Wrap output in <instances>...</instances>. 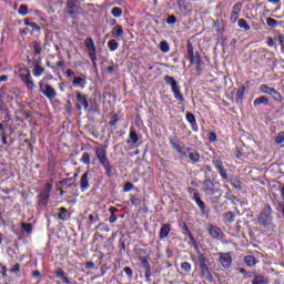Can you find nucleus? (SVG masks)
Listing matches in <instances>:
<instances>
[{"instance_id": "obj_21", "label": "nucleus", "mask_w": 284, "mask_h": 284, "mask_svg": "<svg viewBox=\"0 0 284 284\" xmlns=\"http://www.w3.org/2000/svg\"><path fill=\"white\" fill-rule=\"evenodd\" d=\"M271 95H272V99H274V101H277L278 103L283 101V95H281V93H278L276 89L272 91Z\"/></svg>"}, {"instance_id": "obj_29", "label": "nucleus", "mask_w": 284, "mask_h": 284, "mask_svg": "<svg viewBox=\"0 0 284 284\" xmlns=\"http://www.w3.org/2000/svg\"><path fill=\"white\" fill-rule=\"evenodd\" d=\"M266 24L270 28H276V26H278V22L273 18H266Z\"/></svg>"}, {"instance_id": "obj_41", "label": "nucleus", "mask_w": 284, "mask_h": 284, "mask_svg": "<svg viewBox=\"0 0 284 284\" xmlns=\"http://www.w3.org/2000/svg\"><path fill=\"white\" fill-rule=\"evenodd\" d=\"M142 265L145 270H150V262H148V258L142 257Z\"/></svg>"}, {"instance_id": "obj_48", "label": "nucleus", "mask_w": 284, "mask_h": 284, "mask_svg": "<svg viewBox=\"0 0 284 284\" xmlns=\"http://www.w3.org/2000/svg\"><path fill=\"white\" fill-rule=\"evenodd\" d=\"M267 45H268L270 48H273V45H274V39H273L272 37L267 38Z\"/></svg>"}, {"instance_id": "obj_2", "label": "nucleus", "mask_w": 284, "mask_h": 284, "mask_svg": "<svg viewBox=\"0 0 284 284\" xmlns=\"http://www.w3.org/2000/svg\"><path fill=\"white\" fill-rule=\"evenodd\" d=\"M39 88V92H41V94H43L49 101H54V99H57V90L52 85L40 81Z\"/></svg>"}, {"instance_id": "obj_13", "label": "nucleus", "mask_w": 284, "mask_h": 284, "mask_svg": "<svg viewBox=\"0 0 284 284\" xmlns=\"http://www.w3.org/2000/svg\"><path fill=\"white\" fill-rule=\"evenodd\" d=\"M171 230L172 227L170 226V224H163L160 230V239H168V236H170Z\"/></svg>"}, {"instance_id": "obj_28", "label": "nucleus", "mask_w": 284, "mask_h": 284, "mask_svg": "<svg viewBox=\"0 0 284 284\" xmlns=\"http://www.w3.org/2000/svg\"><path fill=\"white\" fill-rule=\"evenodd\" d=\"M18 14H21V17H26L28 14V6L21 4L18 10Z\"/></svg>"}, {"instance_id": "obj_40", "label": "nucleus", "mask_w": 284, "mask_h": 284, "mask_svg": "<svg viewBox=\"0 0 284 284\" xmlns=\"http://www.w3.org/2000/svg\"><path fill=\"white\" fill-rule=\"evenodd\" d=\"M240 14L241 13H237V12H234V11L231 12V21H232V23H235V21H239Z\"/></svg>"}, {"instance_id": "obj_52", "label": "nucleus", "mask_w": 284, "mask_h": 284, "mask_svg": "<svg viewBox=\"0 0 284 284\" xmlns=\"http://www.w3.org/2000/svg\"><path fill=\"white\" fill-rule=\"evenodd\" d=\"M226 219L232 223L234 221V215L232 213H226Z\"/></svg>"}, {"instance_id": "obj_57", "label": "nucleus", "mask_w": 284, "mask_h": 284, "mask_svg": "<svg viewBox=\"0 0 284 284\" xmlns=\"http://www.w3.org/2000/svg\"><path fill=\"white\" fill-rule=\"evenodd\" d=\"M2 143L3 145H8V138H6V134L2 135Z\"/></svg>"}, {"instance_id": "obj_63", "label": "nucleus", "mask_w": 284, "mask_h": 284, "mask_svg": "<svg viewBox=\"0 0 284 284\" xmlns=\"http://www.w3.org/2000/svg\"><path fill=\"white\" fill-rule=\"evenodd\" d=\"M106 70L108 72H114V67H108Z\"/></svg>"}, {"instance_id": "obj_55", "label": "nucleus", "mask_w": 284, "mask_h": 284, "mask_svg": "<svg viewBox=\"0 0 284 284\" xmlns=\"http://www.w3.org/2000/svg\"><path fill=\"white\" fill-rule=\"evenodd\" d=\"M150 276H152V272L149 270L145 271V278H150Z\"/></svg>"}, {"instance_id": "obj_20", "label": "nucleus", "mask_w": 284, "mask_h": 284, "mask_svg": "<svg viewBox=\"0 0 284 284\" xmlns=\"http://www.w3.org/2000/svg\"><path fill=\"white\" fill-rule=\"evenodd\" d=\"M108 48L111 50V52H114V50H119V42L112 39L108 42Z\"/></svg>"}, {"instance_id": "obj_36", "label": "nucleus", "mask_w": 284, "mask_h": 284, "mask_svg": "<svg viewBox=\"0 0 284 284\" xmlns=\"http://www.w3.org/2000/svg\"><path fill=\"white\" fill-rule=\"evenodd\" d=\"M81 161L85 164V165H90V153H83Z\"/></svg>"}, {"instance_id": "obj_23", "label": "nucleus", "mask_w": 284, "mask_h": 284, "mask_svg": "<svg viewBox=\"0 0 284 284\" xmlns=\"http://www.w3.org/2000/svg\"><path fill=\"white\" fill-rule=\"evenodd\" d=\"M59 219L61 221H68V210L65 207L60 209Z\"/></svg>"}, {"instance_id": "obj_25", "label": "nucleus", "mask_w": 284, "mask_h": 284, "mask_svg": "<svg viewBox=\"0 0 284 284\" xmlns=\"http://www.w3.org/2000/svg\"><path fill=\"white\" fill-rule=\"evenodd\" d=\"M260 90H261V92H263L264 94H272L274 88H270V87H267L266 84H262V85L260 87Z\"/></svg>"}, {"instance_id": "obj_50", "label": "nucleus", "mask_w": 284, "mask_h": 284, "mask_svg": "<svg viewBox=\"0 0 284 284\" xmlns=\"http://www.w3.org/2000/svg\"><path fill=\"white\" fill-rule=\"evenodd\" d=\"M220 174L223 179H227V173H225V170L220 168Z\"/></svg>"}, {"instance_id": "obj_58", "label": "nucleus", "mask_w": 284, "mask_h": 284, "mask_svg": "<svg viewBox=\"0 0 284 284\" xmlns=\"http://www.w3.org/2000/svg\"><path fill=\"white\" fill-rule=\"evenodd\" d=\"M61 280H62V283H70V280L67 277V276H63V277H61Z\"/></svg>"}, {"instance_id": "obj_64", "label": "nucleus", "mask_w": 284, "mask_h": 284, "mask_svg": "<svg viewBox=\"0 0 284 284\" xmlns=\"http://www.w3.org/2000/svg\"><path fill=\"white\" fill-rule=\"evenodd\" d=\"M281 196L284 199V185L281 187Z\"/></svg>"}, {"instance_id": "obj_62", "label": "nucleus", "mask_w": 284, "mask_h": 284, "mask_svg": "<svg viewBox=\"0 0 284 284\" xmlns=\"http://www.w3.org/2000/svg\"><path fill=\"white\" fill-rule=\"evenodd\" d=\"M89 220H90L91 223H94V215L90 214Z\"/></svg>"}, {"instance_id": "obj_15", "label": "nucleus", "mask_w": 284, "mask_h": 284, "mask_svg": "<svg viewBox=\"0 0 284 284\" xmlns=\"http://www.w3.org/2000/svg\"><path fill=\"white\" fill-rule=\"evenodd\" d=\"M244 263L247 267H254L256 265V257L248 255L244 257Z\"/></svg>"}, {"instance_id": "obj_16", "label": "nucleus", "mask_w": 284, "mask_h": 284, "mask_svg": "<svg viewBox=\"0 0 284 284\" xmlns=\"http://www.w3.org/2000/svg\"><path fill=\"white\" fill-rule=\"evenodd\" d=\"M262 103H264L265 105H267V103H270V100L267 99V97L262 95L260 98H256L253 102L254 105H262Z\"/></svg>"}, {"instance_id": "obj_49", "label": "nucleus", "mask_w": 284, "mask_h": 284, "mask_svg": "<svg viewBox=\"0 0 284 284\" xmlns=\"http://www.w3.org/2000/svg\"><path fill=\"white\" fill-rule=\"evenodd\" d=\"M85 267H87L88 270H93V267H94V262H88V263L85 264Z\"/></svg>"}, {"instance_id": "obj_27", "label": "nucleus", "mask_w": 284, "mask_h": 284, "mask_svg": "<svg viewBox=\"0 0 284 284\" xmlns=\"http://www.w3.org/2000/svg\"><path fill=\"white\" fill-rule=\"evenodd\" d=\"M186 121H187L191 125H196V118H195L194 114H192V113H186Z\"/></svg>"}, {"instance_id": "obj_30", "label": "nucleus", "mask_w": 284, "mask_h": 284, "mask_svg": "<svg viewBox=\"0 0 284 284\" xmlns=\"http://www.w3.org/2000/svg\"><path fill=\"white\" fill-rule=\"evenodd\" d=\"M253 284H267V281L263 276H256L253 282Z\"/></svg>"}, {"instance_id": "obj_35", "label": "nucleus", "mask_w": 284, "mask_h": 284, "mask_svg": "<svg viewBox=\"0 0 284 284\" xmlns=\"http://www.w3.org/2000/svg\"><path fill=\"white\" fill-rule=\"evenodd\" d=\"M275 143H277V145H281V143H284V132H280L277 134V136L275 138Z\"/></svg>"}, {"instance_id": "obj_34", "label": "nucleus", "mask_w": 284, "mask_h": 284, "mask_svg": "<svg viewBox=\"0 0 284 284\" xmlns=\"http://www.w3.org/2000/svg\"><path fill=\"white\" fill-rule=\"evenodd\" d=\"M24 26H29L30 28H33V30H37L38 32L39 30H41V28H39L37 23L30 22V20L28 19L24 20Z\"/></svg>"}, {"instance_id": "obj_4", "label": "nucleus", "mask_w": 284, "mask_h": 284, "mask_svg": "<svg viewBox=\"0 0 284 284\" xmlns=\"http://www.w3.org/2000/svg\"><path fill=\"white\" fill-rule=\"evenodd\" d=\"M21 81L27 85L28 90H34V82L30 79V70L21 69L20 70Z\"/></svg>"}, {"instance_id": "obj_47", "label": "nucleus", "mask_w": 284, "mask_h": 284, "mask_svg": "<svg viewBox=\"0 0 284 284\" xmlns=\"http://www.w3.org/2000/svg\"><path fill=\"white\" fill-rule=\"evenodd\" d=\"M124 273L128 275V276H132V268L131 267H124Z\"/></svg>"}, {"instance_id": "obj_12", "label": "nucleus", "mask_w": 284, "mask_h": 284, "mask_svg": "<svg viewBox=\"0 0 284 284\" xmlns=\"http://www.w3.org/2000/svg\"><path fill=\"white\" fill-rule=\"evenodd\" d=\"M209 233L212 239H221V236H223V231L217 226H211Z\"/></svg>"}, {"instance_id": "obj_7", "label": "nucleus", "mask_w": 284, "mask_h": 284, "mask_svg": "<svg viewBox=\"0 0 284 284\" xmlns=\"http://www.w3.org/2000/svg\"><path fill=\"white\" fill-rule=\"evenodd\" d=\"M220 263L222 266L232 267V255L230 253H219Z\"/></svg>"}, {"instance_id": "obj_6", "label": "nucleus", "mask_w": 284, "mask_h": 284, "mask_svg": "<svg viewBox=\"0 0 284 284\" xmlns=\"http://www.w3.org/2000/svg\"><path fill=\"white\" fill-rule=\"evenodd\" d=\"M187 57L193 65H196V68L201 65V58L199 57V53L194 54V48L192 44H187Z\"/></svg>"}, {"instance_id": "obj_33", "label": "nucleus", "mask_w": 284, "mask_h": 284, "mask_svg": "<svg viewBox=\"0 0 284 284\" xmlns=\"http://www.w3.org/2000/svg\"><path fill=\"white\" fill-rule=\"evenodd\" d=\"M181 267L184 270V272H192V264H190V262H183Z\"/></svg>"}, {"instance_id": "obj_37", "label": "nucleus", "mask_w": 284, "mask_h": 284, "mask_svg": "<svg viewBox=\"0 0 284 284\" xmlns=\"http://www.w3.org/2000/svg\"><path fill=\"white\" fill-rule=\"evenodd\" d=\"M242 9H243V3L237 2V3H235V4L233 6L232 12H237V13L241 14V10H242Z\"/></svg>"}, {"instance_id": "obj_14", "label": "nucleus", "mask_w": 284, "mask_h": 284, "mask_svg": "<svg viewBox=\"0 0 284 284\" xmlns=\"http://www.w3.org/2000/svg\"><path fill=\"white\" fill-rule=\"evenodd\" d=\"M73 85L75 87H80V88H85V85H88V81L81 77H78L73 80Z\"/></svg>"}, {"instance_id": "obj_39", "label": "nucleus", "mask_w": 284, "mask_h": 284, "mask_svg": "<svg viewBox=\"0 0 284 284\" xmlns=\"http://www.w3.org/2000/svg\"><path fill=\"white\" fill-rule=\"evenodd\" d=\"M200 267H201V272H202L203 276L209 274L210 270L207 268V264L202 263Z\"/></svg>"}, {"instance_id": "obj_51", "label": "nucleus", "mask_w": 284, "mask_h": 284, "mask_svg": "<svg viewBox=\"0 0 284 284\" xmlns=\"http://www.w3.org/2000/svg\"><path fill=\"white\" fill-rule=\"evenodd\" d=\"M116 220H118V217L114 214L111 215L110 219H109L110 223H116Z\"/></svg>"}, {"instance_id": "obj_38", "label": "nucleus", "mask_w": 284, "mask_h": 284, "mask_svg": "<svg viewBox=\"0 0 284 284\" xmlns=\"http://www.w3.org/2000/svg\"><path fill=\"white\" fill-rule=\"evenodd\" d=\"M49 199H50V195H49V194H47V195H40V203H41L42 205H48Z\"/></svg>"}, {"instance_id": "obj_54", "label": "nucleus", "mask_w": 284, "mask_h": 284, "mask_svg": "<svg viewBox=\"0 0 284 284\" xmlns=\"http://www.w3.org/2000/svg\"><path fill=\"white\" fill-rule=\"evenodd\" d=\"M19 264H16L13 267H12V270H11V272H13V273H17V272H19Z\"/></svg>"}, {"instance_id": "obj_42", "label": "nucleus", "mask_w": 284, "mask_h": 284, "mask_svg": "<svg viewBox=\"0 0 284 284\" xmlns=\"http://www.w3.org/2000/svg\"><path fill=\"white\" fill-rule=\"evenodd\" d=\"M55 275L58 276V278H63V276H65V272H63V270L58 268L55 271Z\"/></svg>"}, {"instance_id": "obj_45", "label": "nucleus", "mask_w": 284, "mask_h": 284, "mask_svg": "<svg viewBox=\"0 0 284 284\" xmlns=\"http://www.w3.org/2000/svg\"><path fill=\"white\" fill-rule=\"evenodd\" d=\"M209 141H211V143H214L216 141V133L211 132L209 134Z\"/></svg>"}, {"instance_id": "obj_3", "label": "nucleus", "mask_w": 284, "mask_h": 284, "mask_svg": "<svg viewBox=\"0 0 284 284\" xmlns=\"http://www.w3.org/2000/svg\"><path fill=\"white\" fill-rule=\"evenodd\" d=\"M164 81L168 85H171L172 92L176 101H183V95L181 94V88L174 78L166 75L164 77Z\"/></svg>"}, {"instance_id": "obj_56", "label": "nucleus", "mask_w": 284, "mask_h": 284, "mask_svg": "<svg viewBox=\"0 0 284 284\" xmlns=\"http://www.w3.org/2000/svg\"><path fill=\"white\" fill-rule=\"evenodd\" d=\"M28 32H30L28 28L20 30V34H28Z\"/></svg>"}, {"instance_id": "obj_11", "label": "nucleus", "mask_w": 284, "mask_h": 284, "mask_svg": "<svg viewBox=\"0 0 284 284\" xmlns=\"http://www.w3.org/2000/svg\"><path fill=\"white\" fill-rule=\"evenodd\" d=\"M77 101H78V110H81V108H83L84 110H88V98H85L81 93H78Z\"/></svg>"}, {"instance_id": "obj_19", "label": "nucleus", "mask_w": 284, "mask_h": 284, "mask_svg": "<svg viewBox=\"0 0 284 284\" xmlns=\"http://www.w3.org/2000/svg\"><path fill=\"white\" fill-rule=\"evenodd\" d=\"M189 159L192 163H199V160L201 159V155L199 154V152H191L189 154Z\"/></svg>"}, {"instance_id": "obj_31", "label": "nucleus", "mask_w": 284, "mask_h": 284, "mask_svg": "<svg viewBox=\"0 0 284 284\" xmlns=\"http://www.w3.org/2000/svg\"><path fill=\"white\" fill-rule=\"evenodd\" d=\"M32 48H33V50H34V54H36V55H37V54H41L42 48H41V44H40L39 42H33Z\"/></svg>"}, {"instance_id": "obj_53", "label": "nucleus", "mask_w": 284, "mask_h": 284, "mask_svg": "<svg viewBox=\"0 0 284 284\" xmlns=\"http://www.w3.org/2000/svg\"><path fill=\"white\" fill-rule=\"evenodd\" d=\"M67 77H74V71H72V69L67 70Z\"/></svg>"}, {"instance_id": "obj_22", "label": "nucleus", "mask_w": 284, "mask_h": 284, "mask_svg": "<svg viewBox=\"0 0 284 284\" xmlns=\"http://www.w3.org/2000/svg\"><path fill=\"white\" fill-rule=\"evenodd\" d=\"M111 14L113 17H115V19H119V17H121V14H123V10L119 7H114L111 11Z\"/></svg>"}, {"instance_id": "obj_5", "label": "nucleus", "mask_w": 284, "mask_h": 284, "mask_svg": "<svg viewBox=\"0 0 284 284\" xmlns=\"http://www.w3.org/2000/svg\"><path fill=\"white\" fill-rule=\"evenodd\" d=\"M272 207L267 206V209H265L258 216L257 219V223H260V225H267V223H270V221H272Z\"/></svg>"}, {"instance_id": "obj_8", "label": "nucleus", "mask_w": 284, "mask_h": 284, "mask_svg": "<svg viewBox=\"0 0 284 284\" xmlns=\"http://www.w3.org/2000/svg\"><path fill=\"white\" fill-rule=\"evenodd\" d=\"M85 47L89 50L90 58L94 59L97 57V47L94 45V40H92V38H87Z\"/></svg>"}, {"instance_id": "obj_44", "label": "nucleus", "mask_w": 284, "mask_h": 284, "mask_svg": "<svg viewBox=\"0 0 284 284\" xmlns=\"http://www.w3.org/2000/svg\"><path fill=\"white\" fill-rule=\"evenodd\" d=\"M166 23H169V24H174V23H176V17L170 16V17L168 18V20H166Z\"/></svg>"}, {"instance_id": "obj_60", "label": "nucleus", "mask_w": 284, "mask_h": 284, "mask_svg": "<svg viewBox=\"0 0 284 284\" xmlns=\"http://www.w3.org/2000/svg\"><path fill=\"white\" fill-rule=\"evenodd\" d=\"M109 212H111V214H114V212H116V207L111 206V207L109 209Z\"/></svg>"}, {"instance_id": "obj_59", "label": "nucleus", "mask_w": 284, "mask_h": 284, "mask_svg": "<svg viewBox=\"0 0 284 284\" xmlns=\"http://www.w3.org/2000/svg\"><path fill=\"white\" fill-rule=\"evenodd\" d=\"M2 81H8V75H1V77H0V83H1Z\"/></svg>"}, {"instance_id": "obj_17", "label": "nucleus", "mask_w": 284, "mask_h": 284, "mask_svg": "<svg viewBox=\"0 0 284 284\" xmlns=\"http://www.w3.org/2000/svg\"><path fill=\"white\" fill-rule=\"evenodd\" d=\"M112 36H113V37H123V27H121V26H115V27L112 29Z\"/></svg>"}, {"instance_id": "obj_32", "label": "nucleus", "mask_w": 284, "mask_h": 284, "mask_svg": "<svg viewBox=\"0 0 284 284\" xmlns=\"http://www.w3.org/2000/svg\"><path fill=\"white\" fill-rule=\"evenodd\" d=\"M22 230L27 232V234H32V224L22 223Z\"/></svg>"}, {"instance_id": "obj_1", "label": "nucleus", "mask_w": 284, "mask_h": 284, "mask_svg": "<svg viewBox=\"0 0 284 284\" xmlns=\"http://www.w3.org/2000/svg\"><path fill=\"white\" fill-rule=\"evenodd\" d=\"M95 156L100 164L104 166L106 173L110 174V172H112V165L110 164V160H108V150H105V146H98L95 149Z\"/></svg>"}, {"instance_id": "obj_10", "label": "nucleus", "mask_w": 284, "mask_h": 284, "mask_svg": "<svg viewBox=\"0 0 284 284\" xmlns=\"http://www.w3.org/2000/svg\"><path fill=\"white\" fill-rule=\"evenodd\" d=\"M89 187H90V178H89V173L85 172L84 174H82L80 180V190L82 192H85V190H88Z\"/></svg>"}, {"instance_id": "obj_61", "label": "nucleus", "mask_w": 284, "mask_h": 284, "mask_svg": "<svg viewBox=\"0 0 284 284\" xmlns=\"http://www.w3.org/2000/svg\"><path fill=\"white\" fill-rule=\"evenodd\" d=\"M47 190H48V192L52 191V184L51 183L47 184Z\"/></svg>"}, {"instance_id": "obj_46", "label": "nucleus", "mask_w": 284, "mask_h": 284, "mask_svg": "<svg viewBox=\"0 0 284 284\" xmlns=\"http://www.w3.org/2000/svg\"><path fill=\"white\" fill-rule=\"evenodd\" d=\"M196 204L199 205V207H201V210L205 209V203H203V201H201V199H196Z\"/></svg>"}, {"instance_id": "obj_43", "label": "nucleus", "mask_w": 284, "mask_h": 284, "mask_svg": "<svg viewBox=\"0 0 284 284\" xmlns=\"http://www.w3.org/2000/svg\"><path fill=\"white\" fill-rule=\"evenodd\" d=\"M132 187H134V185L130 182L124 184V192H130L132 191Z\"/></svg>"}, {"instance_id": "obj_9", "label": "nucleus", "mask_w": 284, "mask_h": 284, "mask_svg": "<svg viewBox=\"0 0 284 284\" xmlns=\"http://www.w3.org/2000/svg\"><path fill=\"white\" fill-rule=\"evenodd\" d=\"M33 77H41L45 72V69L41 67V58L33 61Z\"/></svg>"}, {"instance_id": "obj_24", "label": "nucleus", "mask_w": 284, "mask_h": 284, "mask_svg": "<svg viewBox=\"0 0 284 284\" xmlns=\"http://www.w3.org/2000/svg\"><path fill=\"white\" fill-rule=\"evenodd\" d=\"M160 50L161 52H170V44L168 43V41H162L160 42Z\"/></svg>"}, {"instance_id": "obj_18", "label": "nucleus", "mask_w": 284, "mask_h": 284, "mask_svg": "<svg viewBox=\"0 0 284 284\" xmlns=\"http://www.w3.org/2000/svg\"><path fill=\"white\" fill-rule=\"evenodd\" d=\"M239 28H242L243 30L250 31L251 27L247 24V21L245 19H239L237 20Z\"/></svg>"}, {"instance_id": "obj_26", "label": "nucleus", "mask_w": 284, "mask_h": 284, "mask_svg": "<svg viewBox=\"0 0 284 284\" xmlns=\"http://www.w3.org/2000/svg\"><path fill=\"white\" fill-rule=\"evenodd\" d=\"M130 141L135 145V143H139V134L134 131H130Z\"/></svg>"}]
</instances>
